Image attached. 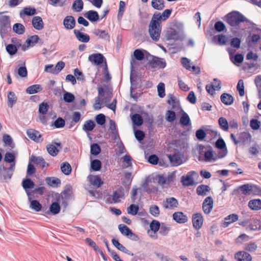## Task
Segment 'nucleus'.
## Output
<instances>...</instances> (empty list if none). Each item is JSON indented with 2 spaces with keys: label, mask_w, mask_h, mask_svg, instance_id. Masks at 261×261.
Returning a JSON list of instances; mask_svg holds the SVG:
<instances>
[{
  "label": "nucleus",
  "mask_w": 261,
  "mask_h": 261,
  "mask_svg": "<svg viewBox=\"0 0 261 261\" xmlns=\"http://www.w3.org/2000/svg\"><path fill=\"white\" fill-rule=\"evenodd\" d=\"M148 32L150 37L153 41H159L161 32L160 22L151 19L148 27Z\"/></svg>",
  "instance_id": "obj_1"
},
{
  "label": "nucleus",
  "mask_w": 261,
  "mask_h": 261,
  "mask_svg": "<svg viewBox=\"0 0 261 261\" xmlns=\"http://www.w3.org/2000/svg\"><path fill=\"white\" fill-rule=\"evenodd\" d=\"M248 21L247 18L238 11L233 12L227 15V22L232 27L239 25L241 22Z\"/></svg>",
  "instance_id": "obj_2"
},
{
  "label": "nucleus",
  "mask_w": 261,
  "mask_h": 261,
  "mask_svg": "<svg viewBox=\"0 0 261 261\" xmlns=\"http://www.w3.org/2000/svg\"><path fill=\"white\" fill-rule=\"evenodd\" d=\"M56 199L57 201L53 202L49 206V211L53 215H57L59 213L61 207L60 203L62 202L63 204L66 206L67 203L64 201L63 196L62 194H55Z\"/></svg>",
  "instance_id": "obj_3"
},
{
  "label": "nucleus",
  "mask_w": 261,
  "mask_h": 261,
  "mask_svg": "<svg viewBox=\"0 0 261 261\" xmlns=\"http://www.w3.org/2000/svg\"><path fill=\"white\" fill-rule=\"evenodd\" d=\"M215 146L220 150L218 151V157L219 158L225 157L227 153V149L224 140L221 138L218 139L215 143Z\"/></svg>",
  "instance_id": "obj_4"
},
{
  "label": "nucleus",
  "mask_w": 261,
  "mask_h": 261,
  "mask_svg": "<svg viewBox=\"0 0 261 261\" xmlns=\"http://www.w3.org/2000/svg\"><path fill=\"white\" fill-rule=\"evenodd\" d=\"M148 64L152 68H164L166 65L164 59L153 56L151 57V59L149 60Z\"/></svg>",
  "instance_id": "obj_5"
},
{
  "label": "nucleus",
  "mask_w": 261,
  "mask_h": 261,
  "mask_svg": "<svg viewBox=\"0 0 261 261\" xmlns=\"http://www.w3.org/2000/svg\"><path fill=\"white\" fill-rule=\"evenodd\" d=\"M62 148V144L59 142H55L54 144H49L46 146L48 153L53 156H56L59 150Z\"/></svg>",
  "instance_id": "obj_6"
},
{
  "label": "nucleus",
  "mask_w": 261,
  "mask_h": 261,
  "mask_svg": "<svg viewBox=\"0 0 261 261\" xmlns=\"http://www.w3.org/2000/svg\"><path fill=\"white\" fill-rule=\"evenodd\" d=\"M171 12L172 9H166L163 12L162 14L159 12H156L153 14L152 19L159 22L161 20H166L169 17Z\"/></svg>",
  "instance_id": "obj_7"
},
{
  "label": "nucleus",
  "mask_w": 261,
  "mask_h": 261,
  "mask_svg": "<svg viewBox=\"0 0 261 261\" xmlns=\"http://www.w3.org/2000/svg\"><path fill=\"white\" fill-rule=\"evenodd\" d=\"M214 201L212 197H207L202 203V210L205 214H209L213 208Z\"/></svg>",
  "instance_id": "obj_8"
},
{
  "label": "nucleus",
  "mask_w": 261,
  "mask_h": 261,
  "mask_svg": "<svg viewBox=\"0 0 261 261\" xmlns=\"http://www.w3.org/2000/svg\"><path fill=\"white\" fill-rule=\"evenodd\" d=\"M8 29H10V17L4 15L0 17V31L1 33L5 32Z\"/></svg>",
  "instance_id": "obj_9"
},
{
  "label": "nucleus",
  "mask_w": 261,
  "mask_h": 261,
  "mask_svg": "<svg viewBox=\"0 0 261 261\" xmlns=\"http://www.w3.org/2000/svg\"><path fill=\"white\" fill-rule=\"evenodd\" d=\"M203 218L202 215L200 213H196L193 215L192 222L193 227L196 229H200L203 224Z\"/></svg>",
  "instance_id": "obj_10"
},
{
  "label": "nucleus",
  "mask_w": 261,
  "mask_h": 261,
  "mask_svg": "<svg viewBox=\"0 0 261 261\" xmlns=\"http://www.w3.org/2000/svg\"><path fill=\"white\" fill-rule=\"evenodd\" d=\"M88 60L95 65H99L103 63L104 57L100 53L93 54L89 56Z\"/></svg>",
  "instance_id": "obj_11"
},
{
  "label": "nucleus",
  "mask_w": 261,
  "mask_h": 261,
  "mask_svg": "<svg viewBox=\"0 0 261 261\" xmlns=\"http://www.w3.org/2000/svg\"><path fill=\"white\" fill-rule=\"evenodd\" d=\"M234 258L237 261H251L252 256L250 254L244 251H241L234 254Z\"/></svg>",
  "instance_id": "obj_12"
},
{
  "label": "nucleus",
  "mask_w": 261,
  "mask_h": 261,
  "mask_svg": "<svg viewBox=\"0 0 261 261\" xmlns=\"http://www.w3.org/2000/svg\"><path fill=\"white\" fill-rule=\"evenodd\" d=\"M196 174L195 171L189 172L185 176H182L181 181L182 184L186 186H192L194 184V180L193 175Z\"/></svg>",
  "instance_id": "obj_13"
},
{
  "label": "nucleus",
  "mask_w": 261,
  "mask_h": 261,
  "mask_svg": "<svg viewBox=\"0 0 261 261\" xmlns=\"http://www.w3.org/2000/svg\"><path fill=\"white\" fill-rule=\"evenodd\" d=\"M178 206V202L176 199L174 197L166 198L164 202V206L166 208L173 209L176 208Z\"/></svg>",
  "instance_id": "obj_14"
},
{
  "label": "nucleus",
  "mask_w": 261,
  "mask_h": 261,
  "mask_svg": "<svg viewBox=\"0 0 261 261\" xmlns=\"http://www.w3.org/2000/svg\"><path fill=\"white\" fill-rule=\"evenodd\" d=\"M214 81L218 83L217 85H214L208 84L206 86V90L209 94L213 95L215 93V91H218L221 88V82L217 79H214Z\"/></svg>",
  "instance_id": "obj_15"
},
{
  "label": "nucleus",
  "mask_w": 261,
  "mask_h": 261,
  "mask_svg": "<svg viewBox=\"0 0 261 261\" xmlns=\"http://www.w3.org/2000/svg\"><path fill=\"white\" fill-rule=\"evenodd\" d=\"M28 136L35 142H39L42 141L41 136L38 131L33 129H28L27 132Z\"/></svg>",
  "instance_id": "obj_16"
},
{
  "label": "nucleus",
  "mask_w": 261,
  "mask_h": 261,
  "mask_svg": "<svg viewBox=\"0 0 261 261\" xmlns=\"http://www.w3.org/2000/svg\"><path fill=\"white\" fill-rule=\"evenodd\" d=\"M63 25L66 29L71 30L74 28L75 20L72 16H67L63 20Z\"/></svg>",
  "instance_id": "obj_17"
},
{
  "label": "nucleus",
  "mask_w": 261,
  "mask_h": 261,
  "mask_svg": "<svg viewBox=\"0 0 261 261\" xmlns=\"http://www.w3.org/2000/svg\"><path fill=\"white\" fill-rule=\"evenodd\" d=\"M173 219L179 223H185L188 220L187 216L180 212L174 213L173 214Z\"/></svg>",
  "instance_id": "obj_18"
},
{
  "label": "nucleus",
  "mask_w": 261,
  "mask_h": 261,
  "mask_svg": "<svg viewBox=\"0 0 261 261\" xmlns=\"http://www.w3.org/2000/svg\"><path fill=\"white\" fill-rule=\"evenodd\" d=\"M248 207L253 211H259L261 210V199H254L249 200L248 203Z\"/></svg>",
  "instance_id": "obj_19"
},
{
  "label": "nucleus",
  "mask_w": 261,
  "mask_h": 261,
  "mask_svg": "<svg viewBox=\"0 0 261 261\" xmlns=\"http://www.w3.org/2000/svg\"><path fill=\"white\" fill-rule=\"evenodd\" d=\"M167 37L168 40H178L181 38L180 33L177 30L173 29H171L168 31Z\"/></svg>",
  "instance_id": "obj_20"
},
{
  "label": "nucleus",
  "mask_w": 261,
  "mask_h": 261,
  "mask_svg": "<svg viewBox=\"0 0 261 261\" xmlns=\"http://www.w3.org/2000/svg\"><path fill=\"white\" fill-rule=\"evenodd\" d=\"M88 178L90 184L96 188L100 187L103 184V181L98 176L89 175Z\"/></svg>",
  "instance_id": "obj_21"
},
{
  "label": "nucleus",
  "mask_w": 261,
  "mask_h": 261,
  "mask_svg": "<svg viewBox=\"0 0 261 261\" xmlns=\"http://www.w3.org/2000/svg\"><path fill=\"white\" fill-rule=\"evenodd\" d=\"M73 32L79 41L84 43H87L89 41L90 37L88 35L81 33L80 31L77 30H74Z\"/></svg>",
  "instance_id": "obj_22"
},
{
  "label": "nucleus",
  "mask_w": 261,
  "mask_h": 261,
  "mask_svg": "<svg viewBox=\"0 0 261 261\" xmlns=\"http://www.w3.org/2000/svg\"><path fill=\"white\" fill-rule=\"evenodd\" d=\"M220 99L222 102L226 106L231 105L234 101L233 96L226 93H223L220 96Z\"/></svg>",
  "instance_id": "obj_23"
},
{
  "label": "nucleus",
  "mask_w": 261,
  "mask_h": 261,
  "mask_svg": "<svg viewBox=\"0 0 261 261\" xmlns=\"http://www.w3.org/2000/svg\"><path fill=\"white\" fill-rule=\"evenodd\" d=\"M250 223L248 224V228L250 230H256L261 229V225L258 220L255 218L249 219Z\"/></svg>",
  "instance_id": "obj_24"
},
{
  "label": "nucleus",
  "mask_w": 261,
  "mask_h": 261,
  "mask_svg": "<svg viewBox=\"0 0 261 261\" xmlns=\"http://www.w3.org/2000/svg\"><path fill=\"white\" fill-rule=\"evenodd\" d=\"M218 159H220L218 157V153H214L211 149L204 152V160L206 162H210L211 160L216 161Z\"/></svg>",
  "instance_id": "obj_25"
},
{
  "label": "nucleus",
  "mask_w": 261,
  "mask_h": 261,
  "mask_svg": "<svg viewBox=\"0 0 261 261\" xmlns=\"http://www.w3.org/2000/svg\"><path fill=\"white\" fill-rule=\"evenodd\" d=\"M32 25L35 29L38 30H41L43 28V22L40 16H35L32 19Z\"/></svg>",
  "instance_id": "obj_26"
},
{
  "label": "nucleus",
  "mask_w": 261,
  "mask_h": 261,
  "mask_svg": "<svg viewBox=\"0 0 261 261\" xmlns=\"http://www.w3.org/2000/svg\"><path fill=\"white\" fill-rule=\"evenodd\" d=\"M210 191L209 186L205 185H201L196 188V193L199 196H205Z\"/></svg>",
  "instance_id": "obj_27"
},
{
  "label": "nucleus",
  "mask_w": 261,
  "mask_h": 261,
  "mask_svg": "<svg viewBox=\"0 0 261 261\" xmlns=\"http://www.w3.org/2000/svg\"><path fill=\"white\" fill-rule=\"evenodd\" d=\"M8 106L10 108H12L16 102L17 98L15 94L10 91L8 93Z\"/></svg>",
  "instance_id": "obj_28"
},
{
  "label": "nucleus",
  "mask_w": 261,
  "mask_h": 261,
  "mask_svg": "<svg viewBox=\"0 0 261 261\" xmlns=\"http://www.w3.org/2000/svg\"><path fill=\"white\" fill-rule=\"evenodd\" d=\"M42 89L41 85L36 84L28 87L26 89V92L29 94H33L41 91Z\"/></svg>",
  "instance_id": "obj_29"
},
{
  "label": "nucleus",
  "mask_w": 261,
  "mask_h": 261,
  "mask_svg": "<svg viewBox=\"0 0 261 261\" xmlns=\"http://www.w3.org/2000/svg\"><path fill=\"white\" fill-rule=\"evenodd\" d=\"M86 17L91 21H97L99 19V15L96 11L90 10L86 14Z\"/></svg>",
  "instance_id": "obj_30"
},
{
  "label": "nucleus",
  "mask_w": 261,
  "mask_h": 261,
  "mask_svg": "<svg viewBox=\"0 0 261 261\" xmlns=\"http://www.w3.org/2000/svg\"><path fill=\"white\" fill-rule=\"evenodd\" d=\"M84 3L82 0H75L73 2L72 9L77 12H81L83 9Z\"/></svg>",
  "instance_id": "obj_31"
},
{
  "label": "nucleus",
  "mask_w": 261,
  "mask_h": 261,
  "mask_svg": "<svg viewBox=\"0 0 261 261\" xmlns=\"http://www.w3.org/2000/svg\"><path fill=\"white\" fill-rule=\"evenodd\" d=\"M168 158L172 166H178L181 163L180 157L177 154L169 155Z\"/></svg>",
  "instance_id": "obj_32"
},
{
  "label": "nucleus",
  "mask_w": 261,
  "mask_h": 261,
  "mask_svg": "<svg viewBox=\"0 0 261 261\" xmlns=\"http://www.w3.org/2000/svg\"><path fill=\"white\" fill-rule=\"evenodd\" d=\"M180 123L184 126H187L191 124V121L188 115L182 111V114L180 119Z\"/></svg>",
  "instance_id": "obj_33"
},
{
  "label": "nucleus",
  "mask_w": 261,
  "mask_h": 261,
  "mask_svg": "<svg viewBox=\"0 0 261 261\" xmlns=\"http://www.w3.org/2000/svg\"><path fill=\"white\" fill-rule=\"evenodd\" d=\"M31 161L41 168H44L45 167L46 163L44 159L41 156H32L31 158Z\"/></svg>",
  "instance_id": "obj_34"
},
{
  "label": "nucleus",
  "mask_w": 261,
  "mask_h": 261,
  "mask_svg": "<svg viewBox=\"0 0 261 261\" xmlns=\"http://www.w3.org/2000/svg\"><path fill=\"white\" fill-rule=\"evenodd\" d=\"M220 127L224 131L227 132L229 129V124L227 120L224 117H220L218 119Z\"/></svg>",
  "instance_id": "obj_35"
},
{
  "label": "nucleus",
  "mask_w": 261,
  "mask_h": 261,
  "mask_svg": "<svg viewBox=\"0 0 261 261\" xmlns=\"http://www.w3.org/2000/svg\"><path fill=\"white\" fill-rule=\"evenodd\" d=\"M152 7L156 10H162L165 7L164 0H152Z\"/></svg>",
  "instance_id": "obj_36"
},
{
  "label": "nucleus",
  "mask_w": 261,
  "mask_h": 261,
  "mask_svg": "<svg viewBox=\"0 0 261 261\" xmlns=\"http://www.w3.org/2000/svg\"><path fill=\"white\" fill-rule=\"evenodd\" d=\"M95 126V124L92 120L86 121L83 126V129L85 132L92 131Z\"/></svg>",
  "instance_id": "obj_37"
},
{
  "label": "nucleus",
  "mask_w": 261,
  "mask_h": 261,
  "mask_svg": "<svg viewBox=\"0 0 261 261\" xmlns=\"http://www.w3.org/2000/svg\"><path fill=\"white\" fill-rule=\"evenodd\" d=\"M13 30L15 33L19 35L23 34L25 32L24 27L21 23H16L13 25Z\"/></svg>",
  "instance_id": "obj_38"
},
{
  "label": "nucleus",
  "mask_w": 261,
  "mask_h": 261,
  "mask_svg": "<svg viewBox=\"0 0 261 261\" xmlns=\"http://www.w3.org/2000/svg\"><path fill=\"white\" fill-rule=\"evenodd\" d=\"M242 194L245 195L250 194V192L253 190V187L249 184H245L239 187Z\"/></svg>",
  "instance_id": "obj_39"
},
{
  "label": "nucleus",
  "mask_w": 261,
  "mask_h": 261,
  "mask_svg": "<svg viewBox=\"0 0 261 261\" xmlns=\"http://www.w3.org/2000/svg\"><path fill=\"white\" fill-rule=\"evenodd\" d=\"M61 170L65 175H69L71 172V167L68 163L64 162L61 165Z\"/></svg>",
  "instance_id": "obj_40"
},
{
  "label": "nucleus",
  "mask_w": 261,
  "mask_h": 261,
  "mask_svg": "<svg viewBox=\"0 0 261 261\" xmlns=\"http://www.w3.org/2000/svg\"><path fill=\"white\" fill-rule=\"evenodd\" d=\"M231 61L236 65L240 64L243 62L244 60V56L241 54H236L234 57H232L231 55L230 56Z\"/></svg>",
  "instance_id": "obj_41"
},
{
  "label": "nucleus",
  "mask_w": 261,
  "mask_h": 261,
  "mask_svg": "<svg viewBox=\"0 0 261 261\" xmlns=\"http://www.w3.org/2000/svg\"><path fill=\"white\" fill-rule=\"evenodd\" d=\"M30 207L36 212H39L41 211L42 206L37 200H33L30 202Z\"/></svg>",
  "instance_id": "obj_42"
},
{
  "label": "nucleus",
  "mask_w": 261,
  "mask_h": 261,
  "mask_svg": "<svg viewBox=\"0 0 261 261\" xmlns=\"http://www.w3.org/2000/svg\"><path fill=\"white\" fill-rule=\"evenodd\" d=\"M132 120L134 124L137 126H140L143 123V119L138 114H135L132 117Z\"/></svg>",
  "instance_id": "obj_43"
},
{
  "label": "nucleus",
  "mask_w": 261,
  "mask_h": 261,
  "mask_svg": "<svg viewBox=\"0 0 261 261\" xmlns=\"http://www.w3.org/2000/svg\"><path fill=\"white\" fill-rule=\"evenodd\" d=\"M34 185V182L30 178L25 179L22 182V186L25 191L28 189L33 188Z\"/></svg>",
  "instance_id": "obj_44"
},
{
  "label": "nucleus",
  "mask_w": 261,
  "mask_h": 261,
  "mask_svg": "<svg viewBox=\"0 0 261 261\" xmlns=\"http://www.w3.org/2000/svg\"><path fill=\"white\" fill-rule=\"evenodd\" d=\"M239 219V216L238 215L235 214H232L228 216H227L225 218V223L227 224L226 226H227L228 224H231L234 222L237 221Z\"/></svg>",
  "instance_id": "obj_45"
},
{
  "label": "nucleus",
  "mask_w": 261,
  "mask_h": 261,
  "mask_svg": "<svg viewBox=\"0 0 261 261\" xmlns=\"http://www.w3.org/2000/svg\"><path fill=\"white\" fill-rule=\"evenodd\" d=\"M101 167V162L97 159L93 160L91 163V168L93 171H99Z\"/></svg>",
  "instance_id": "obj_46"
},
{
  "label": "nucleus",
  "mask_w": 261,
  "mask_h": 261,
  "mask_svg": "<svg viewBox=\"0 0 261 261\" xmlns=\"http://www.w3.org/2000/svg\"><path fill=\"white\" fill-rule=\"evenodd\" d=\"M167 103L171 105L172 109H176L179 106V103L175 101L174 97L172 95H168V99L167 100Z\"/></svg>",
  "instance_id": "obj_47"
},
{
  "label": "nucleus",
  "mask_w": 261,
  "mask_h": 261,
  "mask_svg": "<svg viewBox=\"0 0 261 261\" xmlns=\"http://www.w3.org/2000/svg\"><path fill=\"white\" fill-rule=\"evenodd\" d=\"M118 228L121 233L126 237L129 236V234L132 231L127 226L124 224H120L118 226Z\"/></svg>",
  "instance_id": "obj_48"
},
{
  "label": "nucleus",
  "mask_w": 261,
  "mask_h": 261,
  "mask_svg": "<svg viewBox=\"0 0 261 261\" xmlns=\"http://www.w3.org/2000/svg\"><path fill=\"white\" fill-rule=\"evenodd\" d=\"M101 151L100 146L97 143H94L91 145L90 152L92 154L98 155Z\"/></svg>",
  "instance_id": "obj_49"
},
{
  "label": "nucleus",
  "mask_w": 261,
  "mask_h": 261,
  "mask_svg": "<svg viewBox=\"0 0 261 261\" xmlns=\"http://www.w3.org/2000/svg\"><path fill=\"white\" fill-rule=\"evenodd\" d=\"M257 248V244L254 242L246 244L244 247V250L254 252Z\"/></svg>",
  "instance_id": "obj_50"
},
{
  "label": "nucleus",
  "mask_w": 261,
  "mask_h": 261,
  "mask_svg": "<svg viewBox=\"0 0 261 261\" xmlns=\"http://www.w3.org/2000/svg\"><path fill=\"white\" fill-rule=\"evenodd\" d=\"M39 39V38L37 35H34L31 36L30 38H29L26 40L27 47L30 46H33L35 44V43H37Z\"/></svg>",
  "instance_id": "obj_51"
},
{
  "label": "nucleus",
  "mask_w": 261,
  "mask_h": 261,
  "mask_svg": "<svg viewBox=\"0 0 261 261\" xmlns=\"http://www.w3.org/2000/svg\"><path fill=\"white\" fill-rule=\"evenodd\" d=\"M150 214L155 217H158L160 215V210L158 206L152 205L149 207Z\"/></svg>",
  "instance_id": "obj_52"
},
{
  "label": "nucleus",
  "mask_w": 261,
  "mask_h": 261,
  "mask_svg": "<svg viewBox=\"0 0 261 261\" xmlns=\"http://www.w3.org/2000/svg\"><path fill=\"white\" fill-rule=\"evenodd\" d=\"M176 118L175 113L174 111L168 110L166 113V119L169 122H173Z\"/></svg>",
  "instance_id": "obj_53"
},
{
  "label": "nucleus",
  "mask_w": 261,
  "mask_h": 261,
  "mask_svg": "<svg viewBox=\"0 0 261 261\" xmlns=\"http://www.w3.org/2000/svg\"><path fill=\"white\" fill-rule=\"evenodd\" d=\"M149 226L151 230L155 233L160 228V223L158 221L154 220L150 223Z\"/></svg>",
  "instance_id": "obj_54"
},
{
  "label": "nucleus",
  "mask_w": 261,
  "mask_h": 261,
  "mask_svg": "<svg viewBox=\"0 0 261 261\" xmlns=\"http://www.w3.org/2000/svg\"><path fill=\"white\" fill-rule=\"evenodd\" d=\"M237 89L240 95L241 96H243L245 94V92H244V82L242 80H240L238 81L237 86Z\"/></svg>",
  "instance_id": "obj_55"
},
{
  "label": "nucleus",
  "mask_w": 261,
  "mask_h": 261,
  "mask_svg": "<svg viewBox=\"0 0 261 261\" xmlns=\"http://www.w3.org/2000/svg\"><path fill=\"white\" fill-rule=\"evenodd\" d=\"M139 210V206L135 204H131L128 208H127V211L128 214H130L132 215L135 216L136 215Z\"/></svg>",
  "instance_id": "obj_56"
},
{
  "label": "nucleus",
  "mask_w": 261,
  "mask_h": 261,
  "mask_svg": "<svg viewBox=\"0 0 261 261\" xmlns=\"http://www.w3.org/2000/svg\"><path fill=\"white\" fill-rule=\"evenodd\" d=\"M158 95L161 98H163L165 96V85L163 83H160L158 86Z\"/></svg>",
  "instance_id": "obj_57"
},
{
  "label": "nucleus",
  "mask_w": 261,
  "mask_h": 261,
  "mask_svg": "<svg viewBox=\"0 0 261 261\" xmlns=\"http://www.w3.org/2000/svg\"><path fill=\"white\" fill-rule=\"evenodd\" d=\"M74 99V95L70 92H66L63 95V99L66 102H71Z\"/></svg>",
  "instance_id": "obj_58"
},
{
  "label": "nucleus",
  "mask_w": 261,
  "mask_h": 261,
  "mask_svg": "<svg viewBox=\"0 0 261 261\" xmlns=\"http://www.w3.org/2000/svg\"><path fill=\"white\" fill-rule=\"evenodd\" d=\"M134 56L136 60L141 61L144 58V54L141 50L137 49L134 51Z\"/></svg>",
  "instance_id": "obj_59"
},
{
  "label": "nucleus",
  "mask_w": 261,
  "mask_h": 261,
  "mask_svg": "<svg viewBox=\"0 0 261 261\" xmlns=\"http://www.w3.org/2000/svg\"><path fill=\"white\" fill-rule=\"evenodd\" d=\"M54 126L56 128H62L65 126V120L61 117H59L54 122Z\"/></svg>",
  "instance_id": "obj_60"
},
{
  "label": "nucleus",
  "mask_w": 261,
  "mask_h": 261,
  "mask_svg": "<svg viewBox=\"0 0 261 261\" xmlns=\"http://www.w3.org/2000/svg\"><path fill=\"white\" fill-rule=\"evenodd\" d=\"M48 105L47 103L42 102L39 105V112L43 115L46 114L48 109Z\"/></svg>",
  "instance_id": "obj_61"
},
{
  "label": "nucleus",
  "mask_w": 261,
  "mask_h": 261,
  "mask_svg": "<svg viewBox=\"0 0 261 261\" xmlns=\"http://www.w3.org/2000/svg\"><path fill=\"white\" fill-rule=\"evenodd\" d=\"M65 66L64 62L62 61L59 62L55 67H54V71L53 74H58Z\"/></svg>",
  "instance_id": "obj_62"
},
{
  "label": "nucleus",
  "mask_w": 261,
  "mask_h": 261,
  "mask_svg": "<svg viewBox=\"0 0 261 261\" xmlns=\"http://www.w3.org/2000/svg\"><path fill=\"white\" fill-rule=\"evenodd\" d=\"M181 64L187 70H190L191 69V66L190 64V61L187 58L183 57L181 59Z\"/></svg>",
  "instance_id": "obj_63"
},
{
  "label": "nucleus",
  "mask_w": 261,
  "mask_h": 261,
  "mask_svg": "<svg viewBox=\"0 0 261 261\" xmlns=\"http://www.w3.org/2000/svg\"><path fill=\"white\" fill-rule=\"evenodd\" d=\"M214 27L215 30L218 32H222L225 29V24L223 22L220 21L216 22L215 24Z\"/></svg>",
  "instance_id": "obj_64"
}]
</instances>
